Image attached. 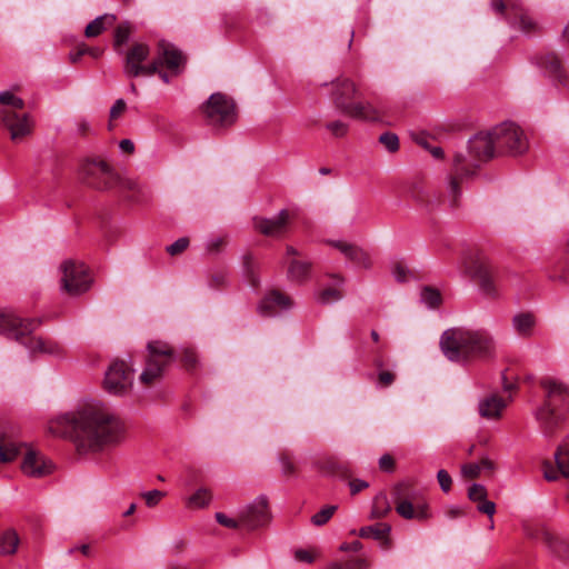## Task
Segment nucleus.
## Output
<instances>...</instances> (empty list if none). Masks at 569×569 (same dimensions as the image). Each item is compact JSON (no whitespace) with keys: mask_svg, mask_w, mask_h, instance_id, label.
<instances>
[{"mask_svg":"<svg viewBox=\"0 0 569 569\" xmlns=\"http://www.w3.org/2000/svg\"><path fill=\"white\" fill-rule=\"evenodd\" d=\"M126 436V423L106 403L98 399L78 401L73 409V449L78 453H97L119 446Z\"/></svg>","mask_w":569,"mask_h":569,"instance_id":"obj_1","label":"nucleus"},{"mask_svg":"<svg viewBox=\"0 0 569 569\" xmlns=\"http://www.w3.org/2000/svg\"><path fill=\"white\" fill-rule=\"evenodd\" d=\"M439 346L449 361L461 365L489 361L497 353L496 340L486 329L449 328L442 332Z\"/></svg>","mask_w":569,"mask_h":569,"instance_id":"obj_2","label":"nucleus"},{"mask_svg":"<svg viewBox=\"0 0 569 569\" xmlns=\"http://www.w3.org/2000/svg\"><path fill=\"white\" fill-rule=\"evenodd\" d=\"M79 177L84 184L99 191L117 189L120 194L131 201H139L141 188L137 181L121 177L107 161L86 158L80 162Z\"/></svg>","mask_w":569,"mask_h":569,"instance_id":"obj_3","label":"nucleus"},{"mask_svg":"<svg viewBox=\"0 0 569 569\" xmlns=\"http://www.w3.org/2000/svg\"><path fill=\"white\" fill-rule=\"evenodd\" d=\"M468 149L471 157L470 160H467L461 153L455 156V176L449 182V201L452 208L459 206L460 180L462 178L470 177L476 172L479 167L477 162L488 161L498 154L492 130L488 132H479L470 138Z\"/></svg>","mask_w":569,"mask_h":569,"instance_id":"obj_4","label":"nucleus"},{"mask_svg":"<svg viewBox=\"0 0 569 569\" xmlns=\"http://www.w3.org/2000/svg\"><path fill=\"white\" fill-rule=\"evenodd\" d=\"M23 450L26 455L21 463V470L24 475L33 478H41L49 475L52 470L51 462L47 461L38 452L28 449L27 446L19 441V430L12 425H0V461L11 462Z\"/></svg>","mask_w":569,"mask_h":569,"instance_id":"obj_5","label":"nucleus"},{"mask_svg":"<svg viewBox=\"0 0 569 569\" xmlns=\"http://www.w3.org/2000/svg\"><path fill=\"white\" fill-rule=\"evenodd\" d=\"M540 385L547 393L543 405L536 411V419L542 435L546 438H553L561 430L566 420L565 412L556 409V405L567 400L569 389L551 378L542 379Z\"/></svg>","mask_w":569,"mask_h":569,"instance_id":"obj_6","label":"nucleus"},{"mask_svg":"<svg viewBox=\"0 0 569 569\" xmlns=\"http://www.w3.org/2000/svg\"><path fill=\"white\" fill-rule=\"evenodd\" d=\"M38 325L36 319H22L12 311L0 310V335L14 339L31 352H53L41 338L31 336Z\"/></svg>","mask_w":569,"mask_h":569,"instance_id":"obj_7","label":"nucleus"},{"mask_svg":"<svg viewBox=\"0 0 569 569\" xmlns=\"http://www.w3.org/2000/svg\"><path fill=\"white\" fill-rule=\"evenodd\" d=\"M0 103L10 106L13 109H2L0 121L10 132V138L18 141L32 132L33 120L26 112H19L24 108V101L10 91L0 92Z\"/></svg>","mask_w":569,"mask_h":569,"instance_id":"obj_8","label":"nucleus"},{"mask_svg":"<svg viewBox=\"0 0 569 569\" xmlns=\"http://www.w3.org/2000/svg\"><path fill=\"white\" fill-rule=\"evenodd\" d=\"M121 56L123 57L122 72L126 78L134 79L156 74L157 63H154V57H151L149 44L141 41L132 42Z\"/></svg>","mask_w":569,"mask_h":569,"instance_id":"obj_9","label":"nucleus"},{"mask_svg":"<svg viewBox=\"0 0 569 569\" xmlns=\"http://www.w3.org/2000/svg\"><path fill=\"white\" fill-rule=\"evenodd\" d=\"M148 356L139 381L144 386H151L161 380L167 367L174 360L172 349L162 341L148 343Z\"/></svg>","mask_w":569,"mask_h":569,"instance_id":"obj_10","label":"nucleus"},{"mask_svg":"<svg viewBox=\"0 0 569 569\" xmlns=\"http://www.w3.org/2000/svg\"><path fill=\"white\" fill-rule=\"evenodd\" d=\"M207 123L214 128H227L237 120L236 104L228 96L212 93L201 107Z\"/></svg>","mask_w":569,"mask_h":569,"instance_id":"obj_11","label":"nucleus"},{"mask_svg":"<svg viewBox=\"0 0 569 569\" xmlns=\"http://www.w3.org/2000/svg\"><path fill=\"white\" fill-rule=\"evenodd\" d=\"M499 153L520 154L528 149L523 131L512 122H503L492 129Z\"/></svg>","mask_w":569,"mask_h":569,"instance_id":"obj_12","label":"nucleus"},{"mask_svg":"<svg viewBox=\"0 0 569 569\" xmlns=\"http://www.w3.org/2000/svg\"><path fill=\"white\" fill-rule=\"evenodd\" d=\"M132 369L123 360H113L106 370L103 389L113 396H123L132 387Z\"/></svg>","mask_w":569,"mask_h":569,"instance_id":"obj_13","label":"nucleus"},{"mask_svg":"<svg viewBox=\"0 0 569 569\" xmlns=\"http://www.w3.org/2000/svg\"><path fill=\"white\" fill-rule=\"evenodd\" d=\"M154 63H157V72L159 68H166L171 74L177 76L186 63V57L174 44L160 40L157 44Z\"/></svg>","mask_w":569,"mask_h":569,"instance_id":"obj_14","label":"nucleus"},{"mask_svg":"<svg viewBox=\"0 0 569 569\" xmlns=\"http://www.w3.org/2000/svg\"><path fill=\"white\" fill-rule=\"evenodd\" d=\"M491 8L495 12L505 16L513 26L518 21L519 29L526 33L538 30L537 22L520 7L506 4L503 0H492Z\"/></svg>","mask_w":569,"mask_h":569,"instance_id":"obj_15","label":"nucleus"},{"mask_svg":"<svg viewBox=\"0 0 569 569\" xmlns=\"http://www.w3.org/2000/svg\"><path fill=\"white\" fill-rule=\"evenodd\" d=\"M470 273L477 281L481 292L489 298L498 297V289L495 281L492 264L483 259L477 258L471 266Z\"/></svg>","mask_w":569,"mask_h":569,"instance_id":"obj_16","label":"nucleus"},{"mask_svg":"<svg viewBox=\"0 0 569 569\" xmlns=\"http://www.w3.org/2000/svg\"><path fill=\"white\" fill-rule=\"evenodd\" d=\"M397 513L403 519L426 520L430 517L428 503L413 497H402L399 489L395 493Z\"/></svg>","mask_w":569,"mask_h":569,"instance_id":"obj_17","label":"nucleus"},{"mask_svg":"<svg viewBox=\"0 0 569 569\" xmlns=\"http://www.w3.org/2000/svg\"><path fill=\"white\" fill-rule=\"evenodd\" d=\"M268 519V501L264 497H258L240 512V521L242 526L248 529L258 528L264 525Z\"/></svg>","mask_w":569,"mask_h":569,"instance_id":"obj_18","label":"nucleus"},{"mask_svg":"<svg viewBox=\"0 0 569 569\" xmlns=\"http://www.w3.org/2000/svg\"><path fill=\"white\" fill-rule=\"evenodd\" d=\"M289 220V211L281 210L278 216L272 219L256 218L254 228L264 236L280 237L287 232Z\"/></svg>","mask_w":569,"mask_h":569,"instance_id":"obj_19","label":"nucleus"},{"mask_svg":"<svg viewBox=\"0 0 569 569\" xmlns=\"http://www.w3.org/2000/svg\"><path fill=\"white\" fill-rule=\"evenodd\" d=\"M536 61L538 67L542 69L546 74L562 86L567 84V74L557 53L546 52L539 54L537 56Z\"/></svg>","mask_w":569,"mask_h":569,"instance_id":"obj_20","label":"nucleus"},{"mask_svg":"<svg viewBox=\"0 0 569 569\" xmlns=\"http://www.w3.org/2000/svg\"><path fill=\"white\" fill-rule=\"evenodd\" d=\"M329 244L339 250L346 259L358 267L368 269L371 267L370 256L361 247L345 240H332Z\"/></svg>","mask_w":569,"mask_h":569,"instance_id":"obj_21","label":"nucleus"},{"mask_svg":"<svg viewBox=\"0 0 569 569\" xmlns=\"http://www.w3.org/2000/svg\"><path fill=\"white\" fill-rule=\"evenodd\" d=\"M343 104V113L352 119L361 121H379L381 119V110L373 107L369 102H351Z\"/></svg>","mask_w":569,"mask_h":569,"instance_id":"obj_22","label":"nucleus"},{"mask_svg":"<svg viewBox=\"0 0 569 569\" xmlns=\"http://www.w3.org/2000/svg\"><path fill=\"white\" fill-rule=\"evenodd\" d=\"M292 306L290 297L279 290L270 291L259 305L262 315H271L277 310H288Z\"/></svg>","mask_w":569,"mask_h":569,"instance_id":"obj_23","label":"nucleus"},{"mask_svg":"<svg viewBox=\"0 0 569 569\" xmlns=\"http://www.w3.org/2000/svg\"><path fill=\"white\" fill-rule=\"evenodd\" d=\"M358 97L355 83L349 79H338L335 83L333 101L338 109L343 112V102L350 104L353 98Z\"/></svg>","mask_w":569,"mask_h":569,"instance_id":"obj_24","label":"nucleus"},{"mask_svg":"<svg viewBox=\"0 0 569 569\" xmlns=\"http://www.w3.org/2000/svg\"><path fill=\"white\" fill-rule=\"evenodd\" d=\"M93 283L90 269L82 262L73 260V296L87 292Z\"/></svg>","mask_w":569,"mask_h":569,"instance_id":"obj_25","label":"nucleus"},{"mask_svg":"<svg viewBox=\"0 0 569 569\" xmlns=\"http://www.w3.org/2000/svg\"><path fill=\"white\" fill-rule=\"evenodd\" d=\"M506 407L507 400L496 393L485 397L478 405L479 415L486 419L499 418Z\"/></svg>","mask_w":569,"mask_h":569,"instance_id":"obj_26","label":"nucleus"},{"mask_svg":"<svg viewBox=\"0 0 569 569\" xmlns=\"http://www.w3.org/2000/svg\"><path fill=\"white\" fill-rule=\"evenodd\" d=\"M511 323L519 336L528 338L533 335L536 317L531 312H519L512 317Z\"/></svg>","mask_w":569,"mask_h":569,"instance_id":"obj_27","label":"nucleus"},{"mask_svg":"<svg viewBox=\"0 0 569 569\" xmlns=\"http://www.w3.org/2000/svg\"><path fill=\"white\" fill-rule=\"evenodd\" d=\"M48 432L56 438L68 439L71 432V417L68 412L48 422Z\"/></svg>","mask_w":569,"mask_h":569,"instance_id":"obj_28","label":"nucleus"},{"mask_svg":"<svg viewBox=\"0 0 569 569\" xmlns=\"http://www.w3.org/2000/svg\"><path fill=\"white\" fill-rule=\"evenodd\" d=\"M20 538L14 529H7L0 533V555L12 556L17 552Z\"/></svg>","mask_w":569,"mask_h":569,"instance_id":"obj_29","label":"nucleus"},{"mask_svg":"<svg viewBox=\"0 0 569 569\" xmlns=\"http://www.w3.org/2000/svg\"><path fill=\"white\" fill-rule=\"evenodd\" d=\"M132 32L133 28L128 22H123L117 26L113 33V49L118 54H121L126 51L127 48H124V46L128 43Z\"/></svg>","mask_w":569,"mask_h":569,"instance_id":"obj_30","label":"nucleus"},{"mask_svg":"<svg viewBox=\"0 0 569 569\" xmlns=\"http://www.w3.org/2000/svg\"><path fill=\"white\" fill-rule=\"evenodd\" d=\"M114 22L116 16L113 14L100 16L86 27L84 34L88 38L97 37L108 27H111Z\"/></svg>","mask_w":569,"mask_h":569,"instance_id":"obj_31","label":"nucleus"},{"mask_svg":"<svg viewBox=\"0 0 569 569\" xmlns=\"http://www.w3.org/2000/svg\"><path fill=\"white\" fill-rule=\"evenodd\" d=\"M335 286L322 289L319 292L318 300L321 303H331L342 298V292L338 286L343 283V279L340 276H335Z\"/></svg>","mask_w":569,"mask_h":569,"instance_id":"obj_32","label":"nucleus"},{"mask_svg":"<svg viewBox=\"0 0 569 569\" xmlns=\"http://www.w3.org/2000/svg\"><path fill=\"white\" fill-rule=\"evenodd\" d=\"M555 460L560 473L569 478V443L567 441L558 446L555 452Z\"/></svg>","mask_w":569,"mask_h":569,"instance_id":"obj_33","label":"nucleus"},{"mask_svg":"<svg viewBox=\"0 0 569 569\" xmlns=\"http://www.w3.org/2000/svg\"><path fill=\"white\" fill-rule=\"evenodd\" d=\"M310 272V263L292 259L289 264L288 276L293 281L305 280Z\"/></svg>","mask_w":569,"mask_h":569,"instance_id":"obj_34","label":"nucleus"},{"mask_svg":"<svg viewBox=\"0 0 569 569\" xmlns=\"http://www.w3.org/2000/svg\"><path fill=\"white\" fill-rule=\"evenodd\" d=\"M421 302L428 308L436 309L442 303L441 292L433 287L426 286L420 292Z\"/></svg>","mask_w":569,"mask_h":569,"instance_id":"obj_35","label":"nucleus"},{"mask_svg":"<svg viewBox=\"0 0 569 569\" xmlns=\"http://www.w3.org/2000/svg\"><path fill=\"white\" fill-rule=\"evenodd\" d=\"M391 510L388 498L385 493H378L372 502L370 517L372 519L383 518Z\"/></svg>","mask_w":569,"mask_h":569,"instance_id":"obj_36","label":"nucleus"},{"mask_svg":"<svg viewBox=\"0 0 569 569\" xmlns=\"http://www.w3.org/2000/svg\"><path fill=\"white\" fill-rule=\"evenodd\" d=\"M389 531L390 526H388L387 523H377L373 526L362 527L359 530V536L361 538H373L376 540H381L386 538Z\"/></svg>","mask_w":569,"mask_h":569,"instance_id":"obj_37","label":"nucleus"},{"mask_svg":"<svg viewBox=\"0 0 569 569\" xmlns=\"http://www.w3.org/2000/svg\"><path fill=\"white\" fill-rule=\"evenodd\" d=\"M211 499V492L206 488H200L188 498L187 506L190 508H204L210 503Z\"/></svg>","mask_w":569,"mask_h":569,"instance_id":"obj_38","label":"nucleus"},{"mask_svg":"<svg viewBox=\"0 0 569 569\" xmlns=\"http://www.w3.org/2000/svg\"><path fill=\"white\" fill-rule=\"evenodd\" d=\"M71 260L67 259L64 260L59 268V271L61 273L60 283H61V290L66 291L67 293L71 292Z\"/></svg>","mask_w":569,"mask_h":569,"instance_id":"obj_39","label":"nucleus"},{"mask_svg":"<svg viewBox=\"0 0 569 569\" xmlns=\"http://www.w3.org/2000/svg\"><path fill=\"white\" fill-rule=\"evenodd\" d=\"M337 507L336 506H327L322 508L319 512L312 516L311 522L315 526H322L327 523L330 518L333 516Z\"/></svg>","mask_w":569,"mask_h":569,"instance_id":"obj_40","label":"nucleus"},{"mask_svg":"<svg viewBox=\"0 0 569 569\" xmlns=\"http://www.w3.org/2000/svg\"><path fill=\"white\" fill-rule=\"evenodd\" d=\"M369 563L365 559H353L346 563L333 562L327 569H367Z\"/></svg>","mask_w":569,"mask_h":569,"instance_id":"obj_41","label":"nucleus"},{"mask_svg":"<svg viewBox=\"0 0 569 569\" xmlns=\"http://www.w3.org/2000/svg\"><path fill=\"white\" fill-rule=\"evenodd\" d=\"M379 141L389 152H395L399 149V138L392 132L382 133L379 137Z\"/></svg>","mask_w":569,"mask_h":569,"instance_id":"obj_42","label":"nucleus"},{"mask_svg":"<svg viewBox=\"0 0 569 569\" xmlns=\"http://www.w3.org/2000/svg\"><path fill=\"white\" fill-rule=\"evenodd\" d=\"M327 130H329L332 136L337 138H341L347 134L349 126L346 122L340 120L331 121L326 124Z\"/></svg>","mask_w":569,"mask_h":569,"instance_id":"obj_43","label":"nucleus"},{"mask_svg":"<svg viewBox=\"0 0 569 569\" xmlns=\"http://www.w3.org/2000/svg\"><path fill=\"white\" fill-rule=\"evenodd\" d=\"M180 359L187 369H193L197 365V355L192 348H183L180 353Z\"/></svg>","mask_w":569,"mask_h":569,"instance_id":"obj_44","label":"nucleus"},{"mask_svg":"<svg viewBox=\"0 0 569 569\" xmlns=\"http://www.w3.org/2000/svg\"><path fill=\"white\" fill-rule=\"evenodd\" d=\"M279 462L281 465V471L284 476L293 475L296 472L295 462L289 453H281L279 456Z\"/></svg>","mask_w":569,"mask_h":569,"instance_id":"obj_45","label":"nucleus"},{"mask_svg":"<svg viewBox=\"0 0 569 569\" xmlns=\"http://www.w3.org/2000/svg\"><path fill=\"white\" fill-rule=\"evenodd\" d=\"M391 272L397 281L403 282L408 279L409 269L401 261H393Z\"/></svg>","mask_w":569,"mask_h":569,"instance_id":"obj_46","label":"nucleus"},{"mask_svg":"<svg viewBox=\"0 0 569 569\" xmlns=\"http://www.w3.org/2000/svg\"><path fill=\"white\" fill-rule=\"evenodd\" d=\"M216 517V520L219 525L223 526V527H227V528H230V529H236L240 526H242L241 521H240V518L239 519H234V518H231L229 516H227L226 513L223 512H217L214 515Z\"/></svg>","mask_w":569,"mask_h":569,"instance_id":"obj_47","label":"nucleus"},{"mask_svg":"<svg viewBox=\"0 0 569 569\" xmlns=\"http://www.w3.org/2000/svg\"><path fill=\"white\" fill-rule=\"evenodd\" d=\"M468 497L472 501L480 502L487 497V489L482 485L473 483L468 490Z\"/></svg>","mask_w":569,"mask_h":569,"instance_id":"obj_48","label":"nucleus"},{"mask_svg":"<svg viewBox=\"0 0 569 569\" xmlns=\"http://www.w3.org/2000/svg\"><path fill=\"white\" fill-rule=\"evenodd\" d=\"M164 495H166L164 492L154 489V490L143 492L142 498L144 499L146 505L148 507H154L164 497Z\"/></svg>","mask_w":569,"mask_h":569,"instance_id":"obj_49","label":"nucleus"},{"mask_svg":"<svg viewBox=\"0 0 569 569\" xmlns=\"http://www.w3.org/2000/svg\"><path fill=\"white\" fill-rule=\"evenodd\" d=\"M127 104L123 99H117L110 108L109 117L110 121L119 119L126 111Z\"/></svg>","mask_w":569,"mask_h":569,"instance_id":"obj_50","label":"nucleus"},{"mask_svg":"<svg viewBox=\"0 0 569 569\" xmlns=\"http://www.w3.org/2000/svg\"><path fill=\"white\" fill-rule=\"evenodd\" d=\"M189 246V239L188 238H179L173 243L167 247L168 253L171 256H176L184 251Z\"/></svg>","mask_w":569,"mask_h":569,"instance_id":"obj_51","label":"nucleus"},{"mask_svg":"<svg viewBox=\"0 0 569 569\" xmlns=\"http://www.w3.org/2000/svg\"><path fill=\"white\" fill-rule=\"evenodd\" d=\"M328 472L340 476L341 478L350 477L348 468L345 465L333 460L328 461Z\"/></svg>","mask_w":569,"mask_h":569,"instance_id":"obj_52","label":"nucleus"},{"mask_svg":"<svg viewBox=\"0 0 569 569\" xmlns=\"http://www.w3.org/2000/svg\"><path fill=\"white\" fill-rule=\"evenodd\" d=\"M437 479L443 492H448L451 489L452 479L446 470H439L437 473Z\"/></svg>","mask_w":569,"mask_h":569,"instance_id":"obj_53","label":"nucleus"},{"mask_svg":"<svg viewBox=\"0 0 569 569\" xmlns=\"http://www.w3.org/2000/svg\"><path fill=\"white\" fill-rule=\"evenodd\" d=\"M462 475L468 478H476L480 475V465L478 463H468L465 465L461 469Z\"/></svg>","mask_w":569,"mask_h":569,"instance_id":"obj_54","label":"nucleus"},{"mask_svg":"<svg viewBox=\"0 0 569 569\" xmlns=\"http://www.w3.org/2000/svg\"><path fill=\"white\" fill-rule=\"evenodd\" d=\"M395 460L390 455H383L379 459V468L383 471L390 472L393 470Z\"/></svg>","mask_w":569,"mask_h":569,"instance_id":"obj_55","label":"nucleus"},{"mask_svg":"<svg viewBox=\"0 0 569 569\" xmlns=\"http://www.w3.org/2000/svg\"><path fill=\"white\" fill-rule=\"evenodd\" d=\"M350 492L351 495H357L358 492L362 491L363 489L369 487V483L361 479H353L349 481Z\"/></svg>","mask_w":569,"mask_h":569,"instance_id":"obj_56","label":"nucleus"},{"mask_svg":"<svg viewBox=\"0 0 569 569\" xmlns=\"http://www.w3.org/2000/svg\"><path fill=\"white\" fill-rule=\"evenodd\" d=\"M478 510L491 517L496 512V505L495 502L485 499L479 502Z\"/></svg>","mask_w":569,"mask_h":569,"instance_id":"obj_57","label":"nucleus"},{"mask_svg":"<svg viewBox=\"0 0 569 569\" xmlns=\"http://www.w3.org/2000/svg\"><path fill=\"white\" fill-rule=\"evenodd\" d=\"M559 469H553L550 462L543 463V476L548 481H553L558 479Z\"/></svg>","mask_w":569,"mask_h":569,"instance_id":"obj_58","label":"nucleus"},{"mask_svg":"<svg viewBox=\"0 0 569 569\" xmlns=\"http://www.w3.org/2000/svg\"><path fill=\"white\" fill-rule=\"evenodd\" d=\"M295 557L298 561L310 563L313 561V556L310 551L305 549H299L295 552Z\"/></svg>","mask_w":569,"mask_h":569,"instance_id":"obj_59","label":"nucleus"},{"mask_svg":"<svg viewBox=\"0 0 569 569\" xmlns=\"http://www.w3.org/2000/svg\"><path fill=\"white\" fill-rule=\"evenodd\" d=\"M395 380V375L389 371H382L379 373V382L381 386L387 387Z\"/></svg>","mask_w":569,"mask_h":569,"instance_id":"obj_60","label":"nucleus"},{"mask_svg":"<svg viewBox=\"0 0 569 569\" xmlns=\"http://www.w3.org/2000/svg\"><path fill=\"white\" fill-rule=\"evenodd\" d=\"M340 549L342 551L358 552L362 549V543L360 541L356 540L350 543H342Z\"/></svg>","mask_w":569,"mask_h":569,"instance_id":"obj_61","label":"nucleus"},{"mask_svg":"<svg viewBox=\"0 0 569 569\" xmlns=\"http://www.w3.org/2000/svg\"><path fill=\"white\" fill-rule=\"evenodd\" d=\"M412 138L422 148H425L427 150L430 148L429 142H428L429 138L425 133H415V134H412Z\"/></svg>","mask_w":569,"mask_h":569,"instance_id":"obj_62","label":"nucleus"},{"mask_svg":"<svg viewBox=\"0 0 569 569\" xmlns=\"http://www.w3.org/2000/svg\"><path fill=\"white\" fill-rule=\"evenodd\" d=\"M463 515V511L460 507L458 506H451L449 508L446 509V516L450 519H455V518H458L460 516Z\"/></svg>","mask_w":569,"mask_h":569,"instance_id":"obj_63","label":"nucleus"},{"mask_svg":"<svg viewBox=\"0 0 569 569\" xmlns=\"http://www.w3.org/2000/svg\"><path fill=\"white\" fill-rule=\"evenodd\" d=\"M478 465H480V471L493 472L496 469L493 461L489 458H482Z\"/></svg>","mask_w":569,"mask_h":569,"instance_id":"obj_64","label":"nucleus"}]
</instances>
